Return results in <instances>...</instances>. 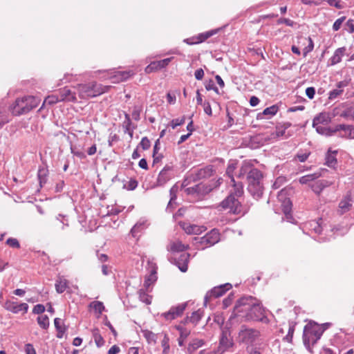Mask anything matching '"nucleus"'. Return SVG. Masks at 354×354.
Instances as JSON below:
<instances>
[{
  "label": "nucleus",
  "mask_w": 354,
  "mask_h": 354,
  "mask_svg": "<svg viewBox=\"0 0 354 354\" xmlns=\"http://www.w3.org/2000/svg\"><path fill=\"white\" fill-rule=\"evenodd\" d=\"M234 313L235 315L244 318L247 321H259L265 324L269 322V319L265 315V309L259 300L252 297L240 299L234 307Z\"/></svg>",
  "instance_id": "obj_1"
},
{
  "label": "nucleus",
  "mask_w": 354,
  "mask_h": 354,
  "mask_svg": "<svg viewBox=\"0 0 354 354\" xmlns=\"http://www.w3.org/2000/svg\"><path fill=\"white\" fill-rule=\"evenodd\" d=\"M243 194V186L241 184H234L233 189L230 191L229 195L221 202L220 207L223 210H228L230 214L244 216L248 213L249 208L243 205L239 198Z\"/></svg>",
  "instance_id": "obj_2"
},
{
  "label": "nucleus",
  "mask_w": 354,
  "mask_h": 354,
  "mask_svg": "<svg viewBox=\"0 0 354 354\" xmlns=\"http://www.w3.org/2000/svg\"><path fill=\"white\" fill-rule=\"evenodd\" d=\"M248 191L254 198H261L263 192V174L257 168L249 170L247 174Z\"/></svg>",
  "instance_id": "obj_3"
},
{
  "label": "nucleus",
  "mask_w": 354,
  "mask_h": 354,
  "mask_svg": "<svg viewBox=\"0 0 354 354\" xmlns=\"http://www.w3.org/2000/svg\"><path fill=\"white\" fill-rule=\"evenodd\" d=\"M110 86H103L95 82L78 84L76 90L81 99L97 97L109 91Z\"/></svg>",
  "instance_id": "obj_4"
},
{
  "label": "nucleus",
  "mask_w": 354,
  "mask_h": 354,
  "mask_svg": "<svg viewBox=\"0 0 354 354\" xmlns=\"http://www.w3.org/2000/svg\"><path fill=\"white\" fill-rule=\"evenodd\" d=\"M325 328L315 322H310L306 324L304 330V343L308 350L320 339Z\"/></svg>",
  "instance_id": "obj_5"
},
{
  "label": "nucleus",
  "mask_w": 354,
  "mask_h": 354,
  "mask_svg": "<svg viewBox=\"0 0 354 354\" xmlns=\"http://www.w3.org/2000/svg\"><path fill=\"white\" fill-rule=\"evenodd\" d=\"M221 180H222V179L219 178L216 182L211 184L198 183L193 187L185 188V192L189 196L193 201H202L213 189L220 185Z\"/></svg>",
  "instance_id": "obj_6"
},
{
  "label": "nucleus",
  "mask_w": 354,
  "mask_h": 354,
  "mask_svg": "<svg viewBox=\"0 0 354 354\" xmlns=\"http://www.w3.org/2000/svg\"><path fill=\"white\" fill-rule=\"evenodd\" d=\"M39 100L34 96H24L17 98L12 106V113L15 115L26 114L37 107Z\"/></svg>",
  "instance_id": "obj_7"
},
{
  "label": "nucleus",
  "mask_w": 354,
  "mask_h": 354,
  "mask_svg": "<svg viewBox=\"0 0 354 354\" xmlns=\"http://www.w3.org/2000/svg\"><path fill=\"white\" fill-rule=\"evenodd\" d=\"M175 176L174 166L170 165H166L160 171L156 182L153 186L161 187L165 185L168 181L172 179Z\"/></svg>",
  "instance_id": "obj_8"
},
{
  "label": "nucleus",
  "mask_w": 354,
  "mask_h": 354,
  "mask_svg": "<svg viewBox=\"0 0 354 354\" xmlns=\"http://www.w3.org/2000/svg\"><path fill=\"white\" fill-rule=\"evenodd\" d=\"M260 333L257 330L242 326L239 333L238 339L241 342L250 344L257 339Z\"/></svg>",
  "instance_id": "obj_9"
},
{
  "label": "nucleus",
  "mask_w": 354,
  "mask_h": 354,
  "mask_svg": "<svg viewBox=\"0 0 354 354\" xmlns=\"http://www.w3.org/2000/svg\"><path fill=\"white\" fill-rule=\"evenodd\" d=\"M216 170L214 169V166L209 165L203 168L192 171L190 174V178L194 182H196L210 178L211 176H214Z\"/></svg>",
  "instance_id": "obj_10"
},
{
  "label": "nucleus",
  "mask_w": 354,
  "mask_h": 354,
  "mask_svg": "<svg viewBox=\"0 0 354 354\" xmlns=\"http://www.w3.org/2000/svg\"><path fill=\"white\" fill-rule=\"evenodd\" d=\"M221 234L218 230L214 228L201 237L198 241V237L194 236L193 241L195 243H218L221 241Z\"/></svg>",
  "instance_id": "obj_11"
},
{
  "label": "nucleus",
  "mask_w": 354,
  "mask_h": 354,
  "mask_svg": "<svg viewBox=\"0 0 354 354\" xmlns=\"http://www.w3.org/2000/svg\"><path fill=\"white\" fill-rule=\"evenodd\" d=\"M335 131L338 136L345 139H354V126L340 124L335 127Z\"/></svg>",
  "instance_id": "obj_12"
},
{
  "label": "nucleus",
  "mask_w": 354,
  "mask_h": 354,
  "mask_svg": "<svg viewBox=\"0 0 354 354\" xmlns=\"http://www.w3.org/2000/svg\"><path fill=\"white\" fill-rule=\"evenodd\" d=\"M353 200L351 192H348L346 196L339 201L337 209V214L343 215L349 212L353 207Z\"/></svg>",
  "instance_id": "obj_13"
},
{
  "label": "nucleus",
  "mask_w": 354,
  "mask_h": 354,
  "mask_svg": "<svg viewBox=\"0 0 354 354\" xmlns=\"http://www.w3.org/2000/svg\"><path fill=\"white\" fill-rule=\"evenodd\" d=\"M233 346V341L227 331H223L219 341L217 352L223 354Z\"/></svg>",
  "instance_id": "obj_14"
},
{
  "label": "nucleus",
  "mask_w": 354,
  "mask_h": 354,
  "mask_svg": "<svg viewBox=\"0 0 354 354\" xmlns=\"http://www.w3.org/2000/svg\"><path fill=\"white\" fill-rule=\"evenodd\" d=\"M147 227V223L146 221L140 220L133 225L130 231V235L134 239V241H140V238Z\"/></svg>",
  "instance_id": "obj_15"
},
{
  "label": "nucleus",
  "mask_w": 354,
  "mask_h": 354,
  "mask_svg": "<svg viewBox=\"0 0 354 354\" xmlns=\"http://www.w3.org/2000/svg\"><path fill=\"white\" fill-rule=\"evenodd\" d=\"M4 308L13 313H18L21 311L26 313L28 311V305L26 303L18 304L15 301L8 300L4 304Z\"/></svg>",
  "instance_id": "obj_16"
},
{
  "label": "nucleus",
  "mask_w": 354,
  "mask_h": 354,
  "mask_svg": "<svg viewBox=\"0 0 354 354\" xmlns=\"http://www.w3.org/2000/svg\"><path fill=\"white\" fill-rule=\"evenodd\" d=\"M187 307V303L180 304L162 314V316L167 320H172L180 316Z\"/></svg>",
  "instance_id": "obj_17"
},
{
  "label": "nucleus",
  "mask_w": 354,
  "mask_h": 354,
  "mask_svg": "<svg viewBox=\"0 0 354 354\" xmlns=\"http://www.w3.org/2000/svg\"><path fill=\"white\" fill-rule=\"evenodd\" d=\"M150 274L147 277L145 281V286L147 288V290H148L149 287L153 284L157 279L156 277V270L157 266L155 263L153 261H148V268Z\"/></svg>",
  "instance_id": "obj_18"
},
{
  "label": "nucleus",
  "mask_w": 354,
  "mask_h": 354,
  "mask_svg": "<svg viewBox=\"0 0 354 354\" xmlns=\"http://www.w3.org/2000/svg\"><path fill=\"white\" fill-rule=\"evenodd\" d=\"M58 94L59 96V99H60L61 102H75L77 101L76 93L71 91L68 87H64L60 89Z\"/></svg>",
  "instance_id": "obj_19"
},
{
  "label": "nucleus",
  "mask_w": 354,
  "mask_h": 354,
  "mask_svg": "<svg viewBox=\"0 0 354 354\" xmlns=\"http://www.w3.org/2000/svg\"><path fill=\"white\" fill-rule=\"evenodd\" d=\"M333 181L327 180H319L310 184V186L312 190L317 195H319L323 189L333 185Z\"/></svg>",
  "instance_id": "obj_20"
},
{
  "label": "nucleus",
  "mask_w": 354,
  "mask_h": 354,
  "mask_svg": "<svg viewBox=\"0 0 354 354\" xmlns=\"http://www.w3.org/2000/svg\"><path fill=\"white\" fill-rule=\"evenodd\" d=\"M179 191V187L178 186L177 184H175L174 185L170 190H169V196H170V199L169 201V203L167 204V210H169L170 212L172 211V209H174L176 205H177V203L176 202V199H177V194H178V192Z\"/></svg>",
  "instance_id": "obj_21"
},
{
  "label": "nucleus",
  "mask_w": 354,
  "mask_h": 354,
  "mask_svg": "<svg viewBox=\"0 0 354 354\" xmlns=\"http://www.w3.org/2000/svg\"><path fill=\"white\" fill-rule=\"evenodd\" d=\"M232 288L230 283H225L217 287H214L206 296V297H219L222 296L227 290Z\"/></svg>",
  "instance_id": "obj_22"
},
{
  "label": "nucleus",
  "mask_w": 354,
  "mask_h": 354,
  "mask_svg": "<svg viewBox=\"0 0 354 354\" xmlns=\"http://www.w3.org/2000/svg\"><path fill=\"white\" fill-rule=\"evenodd\" d=\"M179 226L188 234H197L201 232V227L185 221H179Z\"/></svg>",
  "instance_id": "obj_23"
},
{
  "label": "nucleus",
  "mask_w": 354,
  "mask_h": 354,
  "mask_svg": "<svg viewBox=\"0 0 354 354\" xmlns=\"http://www.w3.org/2000/svg\"><path fill=\"white\" fill-rule=\"evenodd\" d=\"M332 117L329 113L322 112L316 115L313 120V127H315L317 125L328 124L330 122Z\"/></svg>",
  "instance_id": "obj_24"
},
{
  "label": "nucleus",
  "mask_w": 354,
  "mask_h": 354,
  "mask_svg": "<svg viewBox=\"0 0 354 354\" xmlns=\"http://www.w3.org/2000/svg\"><path fill=\"white\" fill-rule=\"evenodd\" d=\"M337 151L328 149L325 157V165L329 167L334 168L337 163Z\"/></svg>",
  "instance_id": "obj_25"
},
{
  "label": "nucleus",
  "mask_w": 354,
  "mask_h": 354,
  "mask_svg": "<svg viewBox=\"0 0 354 354\" xmlns=\"http://www.w3.org/2000/svg\"><path fill=\"white\" fill-rule=\"evenodd\" d=\"M346 50V47H341L336 49L333 55L329 59L330 64L333 66L339 63L342 61V57L345 55Z\"/></svg>",
  "instance_id": "obj_26"
},
{
  "label": "nucleus",
  "mask_w": 354,
  "mask_h": 354,
  "mask_svg": "<svg viewBox=\"0 0 354 354\" xmlns=\"http://www.w3.org/2000/svg\"><path fill=\"white\" fill-rule=\"evenodd\" d=\"M205 344V341L201 339L195 338L193 339L187 346V353L189 354H192L197 349L202 347Z\"/></svg>",
  "instance_id": "obj_27"
},
{
  "label": "nucleus",
  "mask_w": 354,
  "mask_h": 354,
  "mask_svg": "<svg viewBox=\"0 0 354 354\" xmlns=\"http://www.w3.org/2000/svg\"><path fill=\"white\" fill-rule=\"evenodd\" d=\"M322 218L319 220H313L308 223V228L310 231L314 232L315 234H319L322 232Z\"/></svg>",
  "instance_id": "obj_28"
},
{
  "label": "nucleus",
  "mask_w": 354,
  "mask_h": 354,
  "mask_svg": "<svg viewBox=\"0 0 354 354\" xmlns=\"http://www.w3.org/2000/svg\"><path fill=\"white\" fill-rule=\"evenodd\" d=\"M124 117L125 120L123 122V127L124 129V133H127L129 135L130 138H132L133 135L134 127L131 128L132 122L130 118V115L127 113H125Z\"/></svg>",
  "instance_id": "obj_29"
},
{
  "label": "nucleus",
  "mask_w": 354,
  "mask_h": 354,
  "mask_svg": "<svg viewBox=\"0 0 354 354\" xmlns=\"http://www.w3.org/2000/svg\"><path fill=\"white\" fill-rule=\"evenodd\" d=\"M315 128L318 133L326 136H331L336 133V131H335V127L330 128L317 125Z\"/></svg>",
  "instance_id": "obj_30"
},
{
  "label": "nucleus",
  "mask_w": 354,
  "mask_h": 354,
  "mask_svg": "<svg viewBox=\"0 0 354 354\" xmlns=\"http://www.w3.org/2000/svg\"><path fill=\"white\" fill-rule=\"evenodd\" d=\"M279 110V108L277 105H272L271 106H269L263 110L262 113H259L257 115V119H262L263 115H270L273 116Z\"/></svg>",
  "instance_id": "obj_31"
},
{
  "label": "nucleus",
  "mask_w": 354,
  "mask_h": 354,
  "mask_svg": "<svg viewBox=\"0 0 354 354\" xmlns=\"http://www.w3.org/2000/svg\"><path fill=\"white\" fill-rule=\"evenodd\" d=\"M320 176H321L320 172H316L314 174H308V175L301 176L299 178V183L301 184H307L308 183L314 181L315 180L317 179Z\"/></svg>",
  "instance_id": "obj_32"
},
{
  "label": "nucleus",
  "mask_w": 354,
  "mask_h": 354,
  "mask_svg": "<svg viewBox=\"0 0 354 354\" xmlns=\"http://www.w3.org/2000/svg\"><path fill=\"white\" fill-rule=\"evenodd\" d=\"M291 126V123L286 122L282 124H278L276 126V135L278 137L285 136L286 130Z\"/></svg>",
  "instance_id": "obj_33"
},
{
  "label": "nucleus",
  "mask_w": 354,
  "mask_h": 354,
  "mask_svg": "<svg viewBox=\"0 0 354 354\" xmlns=\"http://www.w3.org/2000/svg\"><path fill=\"white\" fill-rule=\"evenodd\" d=\"M68 286V281L62 277H59L55 283V289L58 293L64 292Z\"/></svg>",
  "instance_id": "obj_34"
},
{
  "label": "nucleus",
  "mask_w": 354,
  "mask_h": 354,
  "mask_svg": "<svg viewBox=\"0 0 354 354\" xmlns=\"http://www.w3.org/2000/svg\"><path fill=\"white\" fill-rule=\"evenodd\" d=\"M89 307L93 309L95 313L99 317L104 309L103 303L98 301H93L90 304Z\"/></svg>",
  "instance_id": "obj_35"
},
{
  "label": "nucleus",
  "mask_w": 354,
  "mask_h": 354,
  "mask_svg": "<svg viewBox=\"0 0 354 354\" xmlns=\"http://www.w3.org/2000/svg\"><path fill=\"white\" fill-rule=\"evenodd\" d=\"M93 338L95 341V344L97 347H101L104 345V341L100 333L98 328H94L92 330Z\"/></svg>",
  "instance_id": "obj_36"
},
{
  "label": "nucleus",
  "mask_w": 354,
  "mask_h": 354,
  "mask_svg": "<svg viewBox=\"0 0 354 354\" xmlns=\"http://www.w3.org/2000/svg\"><path fill=\"white\" fill-rule=\"evenodd\" d=\"M59 94L48 95L47 97L45 98V100L43 102V104L41 106L39 111L44 107V106L45 104L53 105V104L57 103L58 102H61L60 99H59Z\"/></svg>",
  "instance_id": "obj_37"
},
{
  "label": "nucleus",
  "mask_w": 354,
  "mask_h": 354,
  "mask_svg": "<svg viewBox=\"0 0 354 354\" xmlns=\"http://www.w3.org/2000/svg\"><path fill=\"white\" fill-rule=\"evenodd\" d=\"M142 333L149 344H156L157 339L156 334L148 330H144Z\"/></svg>",
  "instance_id": "obj_38"
},
{
  "label": "nucleus",
  "mask_w": 354,
  "mask_h": 354,
  "mask_svg": "<svg viewBox=\"0 0 354 354\" xmlns=\"http://www.w3.org/2000/svg\"><path fill=\"white\" fill-rule=\"evenodd\" d=\"M47 174H48L47 169H46L44 168H41V169H39L38 173H37V177L39 179L40 187H42L43 185L46 183Z\"/></svg>",
  "instance_id": "obj_39"
},
{
  "label": "nucleus",
  "mask_w": 354,
  "mask_h": 354,
  "mask_svg": "<svg viewBox=\"0 0 354 354\" xmlns=\"http://www.w3.org/2000/svg\"><path fill=\"white\" fill-rule=\"evenodd\" d=\"M161 70L160 66V64L158 61L151 62L148 66L145 68V72L147 74L151 73L153 72H156L158 71Z\"/></svg>",
  "instance_id": "obj_40"
},
{
  "label": "nucleus",
  "mask_w": 354,
  "mask_h": 354,
  "mask_svg": "<svg viewBox=\"0 0 354 354\" xmlns=\"http://www.w3.org/2000/svg\"><path fill=\"white\" fill-rule=\"evenodd\" d=\"M54 324H55L56 329L58 331L57 337L59 338L62 337V334L66 330V328H65V326H64L62 320L59 318H55L54 320Z\"/></svg>",
  "instance_id": "obj_41"
},
{
  "label": "nucleus",
  "mask_w": 354,
  "mask_h": 354,
  "mask_svg": "<svg viewBox=\"0 0 354 354\" xmlns=\"http://www.w3.org/2000/svg\"><path fill=\"white\" fill-rule=\"evenodd\" d=\"M218 30H212L205 32L199 34L197 36L199 44L205 41L206 39L217 33Z\"/></svg>",
  "instance_id": "obj_42"
},
{
  "label": "nucleus",
  "mask_w": 354,
  "mask_h": 354,
  "mask_svg": "<svg viewBox=\"0 0 354 354\" xmlns=\"http://www.w3.org/2000/svg\"><path fill=\"white\" fill-rule=\"evenodd\" d=\"M37 323L44 329H47L49 326V319L47 315H43L37 317Z\"/></svg>",
  "instance_id": "obj_43"
},
{
  "label": "nucleus",
  "mask_w": 354,
  "mask_h": 354,
  "mask_svg": "<svg viewBox=\"0 0 354 354\" xmlns=\"http://www.w3.org/2000/svg\"><path fill=\"white\" fill-rule=\"evenodd\" d=\"M201 313H200L199 310H197L192 313V315L189 317H187L185 322H190L194 324H196L201 319Z\"/></svg>",
  "instance_id": "obj_44"
},
{
  "label": "nucleus",
  "mask_w": 354,
  "mask_h": 354,
  "mask_svg": "<svg viewBox=\"0 0 354 354\" xmlns=\"http://www.w3.org/2000/svg\"><path fill=\"white\" fill-rule=\"evenodd\" d=\"M310 155V151H305L304 152L299 151L295 156V158H297L299 162H304L308 159Z\"/></svg>",
  "instance_id": "obj_45"
},
{
  "label": "nucleus",
  "mask_w": 354,
  "mask_h": 354,
  "mask_svg": "<svg viewBox=\"0 0 354 354\" xmlns=\"http://www.w3.org/2000/svg\"><path fill=\"white\" fill-rule=\"evenodd\" d=\"M333 231L334 232V234L336 235H343L346 234L348 231V228L347 226H335L333 227Z\"/></svg>",
  "instance_id": "obj_46"
},
{
  "label": "nucleus",
  "mask_w": 354,
  "mask_h": 354,
  "mask_svg": "<svg viewBox=\"0 0 354 354\" xmlns=\"http://www.w3.org/2000/svg\"><path fill=\"white\" fill-rule=\"evenodd\" d=\"M185 117L183 116L181 118L173 119L170 122V126L173 129H176L178 126H180L185 123Z\"/></svg>",
  "instance_id": "obj_47"
},
{
  "label": "nucleus",
  "mask_w": 354,
  "mask_h": 354,
  "mask_svg": "<svg viewBox=\"0 0 354 354\" xmlns=\"http://www.w3.org/2000/svg\"><path fill=\"white\" fill-rule=\"evenodd\" d=\"M162 346L163 348L162 353L168 354L169 351V337L167 335H165L163 339L161 342Z\"/></svg>",
  "instance_id": "obj_48"
},
{
  "label": "nucleus",
  "mask_w": 354,
  "mask_h": 354,
  "mask_svg": "<svg viewBox=\"0 0 354 354\" xmlns=\"http://www.w3.org/2000/svg\"><path fill=\"white\" fill-rule=\"evenodd\" d=\"M71 153H73L74 156L78 157L80 159H84L86 158V156L84 153V152L80 150H77L75 147L71 146Z\"/></svg>",
  "instance_id": "obj_49"
},
{
  "label": "nucleus",
  "mask_w": 354,
  "mask_h": 354,
  "mask_svg": "<svg viewBox=\"0 0 354 354\" xmlns=\"http://www.w3.org/2000/svg\"><path fill=\"white\" fill-rule=\"evenodd\" d=\"M292 211V203L290 200L283 201L282 204V212L284 214L290 213Z\"/></svg>",
  "instance_id": "obj_50"
},
{
  "label": "nucleus",
  "mask_w": 354,
  "mask_h": 354,
  "mask_svg": "<svg viewBox=\"0 0 354 354\" xmlns=\"http://www.w3.org/2000/svg\"><path fill=\"white\" fill-rule=\"evenodd\" d=\"M308 45L307 46H306L303 50L304 56H306L307 54L309 53L310 52H311L314 48V43H313V39L310 37H308Z\"/></svg>",
  "instance_id": "obj_51"
},
{
  "label": "nucleus",
  "mask_w": 354,
  "mask_h": 354,
  "mask_svg": "<svg viewBox=\"0 0 354 354\" xmlns=\"http://www.w3.org/2000/svg\"><path fill=\"white\" fill-rule=\"evenodd\" d=\"M189 334H190V330L181 331V333H180V337L178 339V345L180 346H183L185 340L189 335Z\"/></svg>",
  "instance_id": "obj_52"
},
{
  "label": "nucleus",
  "mask_w": 354,
  "mask_h": 354,
  "mask_svg": "<svg viewBox=\"0 0 354 354\" xmlns=\"http://www.w3.org/2000/svg\"><path fill=\"white\" fill-rule=\"evenodd\" d=\"M140 146L142 148L143 150H147L151 147V142L147 137H144L142 138L140 142Z\"/></svg>",
  "instance_id": "obj_53"
},
{
  "label": "nucleus",
  "mask_w": 354,
  "mask_h": 354,
  "mask_svg": "<svg viewBox=\"0 0 354 354\" xmlns=\"http://www.w3.org/2000/svg\"><path fill=\"white\" fill-rule=\"evenodd\" d=\"M346 19V17H342L339 19H337L333 24V30L335 31H337L339 30V28H341L342 26V23L344 21V20Z\"/></svg>",
  "instance_id": "obj_54"
},
{
  "label": "nucleus",
  "mask_w": 354,
  "mask_h": 354,
  "mask_svg": "<svg viewBox=\"0 0 354 354\" xmlns=\"http://www.w3.org/2000/svg\"><path fill=\"white\" fill-rule=\"evenodd\" d=\"M131 73L129 71H120L118 72L116 77L120 80V81H125L127 80L130 76Z\"/></svg>",
  "instance_id": "obj_55"
},
{
  "label": "nucleus",
  "mask_w": 354,
  "mask_h": 354,
  "mask_svg": "<svg viewBox=\"0 0 354 354\" xmlns=\"http://www.w3.org/2000/svg\"><path fill=\"white\" fill-rule=\"evenodd\" d=\"M8 122L9 118L8 115L4 112H0V129Z\"/></svg>",
  "instance_id": "obj_56"
},
{
  "label": "nucleus",
  "mask_w": 354,
  "mask_h": 354,
  "mask_svg": "<svg viewBox=\"0 0 354 354\" xmlns=\"http://www.w3.org/2000/svg\"><path fill=\"white\" fill-rule=\"evenodd\" d=\"M343 92L342 89H334L329 93L328 98L329 100H334L340 95Z\"/></svg>",
  "instance_id": "obj_57"
},
{
  "label": "nucleus",
  "mask_w": 354,
  "mask_h": 354,
  "mask_svg": "<svg viewBox=\"0 0 354 354\" xmlns=\"http://www.w3.org/2000/svg\"><path fill=\"white\" fill-rule=\"evenodd\" d=\"M285 24L286 26L292 27L295 23L292 20L287 18H280L277 20V24Z\"/></svg>",
  "instance_id": "obj_58"
},
{
  "label": "nucleus",
  "mask_w": 354,
  "mask_h": 354,
  "mask_svg": "<svg viewBox=\"0 0 354 354\" xmlns=\"http://www.w3.org/2000/svg\"><path fill=\"white\" fill-rule=\"evenodd\" d=\"M140 298L142 301H144L147 304H149L151 302V298L142 290L140 291Z\"/></svg>",
  "instance_id": "obj_59"
},
{
  "label": "nucleus",
  "mask_w": 354,
  "mask_h": 354,
  "mask_svg": "<svg viewBox=\"0 0 354 354\" xmlns=\"http://www.w3.org/2000/svg\"><path fill=\"white\" fill-rule=\"evenodd\" d=\"M141 112V109L139 106H135L133 107V110L132 111V117L135 120H140V115Z\"/></svg>",
  "instance_id": "obj_60"
},
{
  "label": "nucleus",
  "mask_w": 354,
  "mask_h": 354,
  "mask_svg": "<svg viewBox=\"0 0 354 354\" xmlns=\"http://www.w3.org/2000/svg\"><path fill=\"white\" fill-rule=\"evenodd\" d=\"M346 30L350 33L354 32V20L353 19H350L347 21V22L346 23Z\"/></svg>",
  "instance_id": "obj_61"
},
{
  "label": "nucleus",
  "mask_w": 354,
  "mask_h": 354,
  "mask_svg": "<svg viewBox=\"0 0 354 354\" xmlns=\"http://www.w3.org/2000/svg\"><path fill=\"white\" fill-rule=\"evenodd\" d=\"M138 183L136 179H130L128 182L127 188L128 190H134L138 187Z\"/></svg>",
  "instance_id": "obj_62"
},
{
  "label": "nucleus",
  "mask_w": 354,
  "mask_h": 354,
  "mask_svg": "<svg viewBox=\"0 0 354 354\" xmlns=\"http://www.w3.org/2000/svg\"><path fill=\"white\" fill-rule=\"evenodd\" d=\"M203 106L204 112L207 115L211 116L212 115V107H211L209 102L205 101L203 104Z\"/></svg>",
  "instance_id": "obj_63"
},
{
  "label": "nucleus",
  "mask_w": 354,
  "mask_h": 354,
  "mask_svg": "<svg viewBox=\"0 0 354 354\" xmlns=\"http://www.w3.org/2000/svg\"><path fill=\"white\" fill-rule=\"evenodd\" d=\"M353 115H354V109H353V108H349V109H346V111H343L340 114V116L342 118H348L349 116H353L354 118Z\"/></svg>",
  "instance_id": "obj_64"
}]
</instances>
